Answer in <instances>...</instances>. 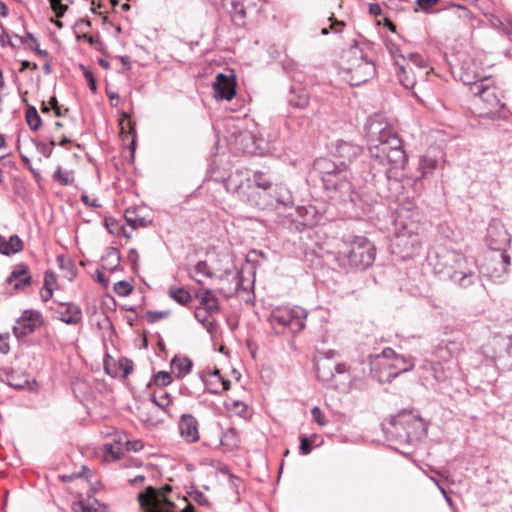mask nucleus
Wrapping results in <instances>:
<instances>
[{
	"label": "nucleus",
	"instance_id": "79ce46f5",
	"mask_svg": "<svg viewBox=\"0 0 512 512\" xmlns=\"http://www.w3.org/2000/svg\"><path fill=\"white\" fill-rule=\"evenodd\" d=\"M56 261L59 265V268L62 270H66L68 272L67 277L72 280L76 275V269L73 261L70 258L65 257V255H58Z\"/></svg>",
	"mask_w": 512,
	"mask_h": 512
},
{
	"label": "nucleus",
	"instance_id": "1a4fd4ad",
	"mask_svg": "<svg viewBox=\"0 0 512 512\" xmlns=\"http://www.w3.org/2000/svg\"><path fill=\"white\" fill-rule=\"evenodd\" d=\"M383 431L391 438L410 442L425 430V423L413 410H402L382 423Z\"/></svg>",
	"mask_w": 512,
	"mask_h": 512
},
{
	"label": "nucleus",
	"instance_id": "e433bc0d",
	"mask_svg": "<svg viewBox=\"0 0 512 512\" xmlns=\"http://www.w3.org/2000/svg\"><path fill=\"white\" fill-rule=\"evenodd\" d=\"M421 368L425 369L437 383H442L447 379L444 367L440 362H427Z\"/></svg>",
	"mask_w": 512,
	"mask_h": 512
},
{
	"label": "nucleus",
	"instance_id": "0e129e2a",
	"mask_svg": "<svg viewBox=\"0 0 512 512\" xmlns=\"http://www.w3.org/2000/svg\"><path fill=\"white\" fill-rule=\"evenodd\" d=\"M0 45L2 47L8 45V46H10L11 48H14V49L19 47L18 45L13 44V42L10 40V37L7 34L6 29L4 28L2 23H0Z\"/></svg>",
	"mask_w": 512,
	"mask_h": 512
},
{
	"label": "nucleus",
	"instance_id": "13d9d810",
	"mask_svg": "<svg viewBox=\"0 0 512 512\" xmlns=\"http://www.w3.org/2000/svg\"><path fill=\"white\" fill-rule=\"evenodd\" d=\"M9 385L16 390H23L29 384V380L27 378H20L11 374L9 376Z\"/></svg>",
	"mask_w": 512,
	"mask_h": 512
},
{
	"label": "nucleus",
	"instance_id": "2f4dec72",
	"mask_svg": "<svg viewBox=\"0 0 512 512\" xmlns=\"http://www.w3.org/2000/svg\"><path fill=\"white\" fill-rule=\"evenodd\" d=\"M451 9L455 10L456 17L461 21V24L467 28L472 29L473 28V22H474V15L473 13L465 6L460 4H451L449 6Z\"/></svg>",
	"mask_w": 512,
	"mask_h": 512
},
{
	"label": "nucleus",
	"instance_id": "473e14b6",
	"mask_svg": "<svg viewBox=\"0 0 512 512\" xmlns=\"http://www.w3.org/2000/svg\"><path fill=\"white\" fill-rule=\"evenodd\" d=\"M120 251L118 248L109 247L107 249L106 255L103 257V265L102 267L110 272H114L118 266L120 265Z\"/></svg>",
	"mask_w": 512,
	"mask_h": 512
},
{
	"label": "nucleus",
	"instance_id": "5fc2aeb1",
	"mask_svg": "<svg viewBox=\"0 0 512 512\" xmlns=\"http://www.w3.org/2000/svg\"><path fill=\"white\" fill-rule=\"evenodd\" d=\"M170 315V311L169 310H165V311H152V310H149L146 312V319L149 323H155V322H158L164 318H167L169 317Z\"/></svg>",
	"mask_w": 512,
	"mask_h": 512
},
{
	"label": "nucleus",
	"instance_id": "39448f33",
	"mask_svg": "<svg viewBox=\"0 0 512 512\" xmlns=\"http://www.w3.org/2000/svg\"><path fill=\"white\" fill-rule=\"evenodd\" d=\"M240 200L260 210H273L291 208L294 205V198L290 189L284 184H275L271 189H244L242 184L234 188Z\"/></svg>",
	"mask_w": 512,
	"mask_h": 512
},
{
	"label": "nucleus",
	"instance_id": "4d7b16f0",
	"mask_svg": "<svg viewBox=\"0 0 512 512\" xmlns=\"http://www.w3.org/2000/svg\"><path fill=\"white\" fill-rule=\"evenodd\" d=\"M104 225L109 231L110 234L119 236V231L121 230V224L112 217H106L104 219Z\"/></svg>",
	"mask_w": 512,
	"mask_h": 512
},
{
	"label": "nucleus",
	"instance_id": "5701e85b",
	"mask_svg": "<svg viewBox=\"0 0 512 512\" xmlns=\"http://www.w3.org/2000/svg\"><path fill=\"white\" fill-rule=\"evenodd\" d=\"M287 100L290 106L297 109H305L309 105L310 97L304 87L293 85L290 88Z\"/></svg>",
	"mask_w": 512,
	"mask_h": 512
},
{
	"label": "nucleus",
	"instance_id": "c03bdc74",
	"mask_svg": "<svg viewBox=\"0 0 512 512\" xmlns=\"http://www.w3.org/2000/svg\"><path fill=\"white\" fill-rule=\"evenodd\" d=\"M151 400L156 406L164 411L172 402L170 394L164 390H160L159 393L155 392Z\"/></svg>",
	"mask_w": 512,
	"mask_h": 512
},
{
	"label": "nucleus",
	"instance_id": "3c124183",
	"mask_svg": "<svg viewBox=\"0 0 512 512\" xmlns=\"http://www.w3.org/2000/svg\"><path fill=\"white\" fill-rule=\"evenodd\" d=\"M89 471L90 470L87 468V466L83 465L80 472L71 473V474H64V475L59 476V478L64 483H70V482H73L74 480H76V479H78L80 477L88 478L89 476L86 475V472H89Z\"/></svg>",
	"mask_w": 512,
	"mask_h": 512
},
{
	"label": "nucleus",
	"instance_id": "f257e3e1",
	"mask_svg": "<svg viewBox=\"0 0 512 512\" xmlns=\"http://www.w3.org/2000/svg\"><path fill=\"white\" fill-rule=\"evenodd\" d=\"M314 167L321 174L324 190L331 200L350 203L363 212L369 211L362 203V195L354 191L348 169L339 167L337 163L326 158L317 159Z\"/></svg>",
	"mask_w": 512,
	"mask_h": 512
},
{
	"label": "nucleus",
	"instance_id": "e2e57ef3",
	"mask_svg": "<svg viewBox=\"0 0 512 512\" xmlns=\"http://www.w3.org/2000/svg\"><path fill=\"white\" fill-rule=\"evenodd\" d=\"M194 271L208 278H212L214 275L206 261H198L194 266Z\"/></svg>",
	"mask_w": 512,
	"mask_h": 512
},
{
	"label": "nucleus",
	"instance_id": "774afa93",
	"mask_svg": "<svg viewBox=\"0 0 512 512\" xmlns=\"http://www.w3.org/2000/svg\"><path fill=\"white\" fill-rule=\"evenodd\" d=\"M33 143L36 146V149L43 154L44 157L49 158L52 154V147H50L47 143L33 140Z\"/></svg>",
	"mask_w": 512,
	"mask_h": 512
},
{
	"label": "nucleus",
	"instance_id": "8fccbe9b",
	"mask_svg": "<svg viewBox=\"0 0 512 512\" xmlns=\"http://www.w3.org/2000/svg\"><path fill=\"white\" fill-rule=\"evenodd\" d=\"M53 179L59 182L63 186H67L72 184L73 178L70 177L68 172H63L62 168L59 166L53 174Z\"/></svg>",
	"mask_w": 512,
	"mask_h": 512
},
{
	"label": "nucleus",
	"instance_id": "0eeeda50",
	"mask_svg": "<svg viewBox=\"0 0 512 512\" xmlns=\"http://www.w3.org/2000/svg\"><path fill=\"white\" fill-rule=\"evenodd\" d=\"M375 256V246L366 237L349 236L342 239L337 261L343 268L365 270L373 264Z\"/></svg>",
	"mask_w": 512,
	"mask_h": 512
},
{
	"label": "nucleus",
	"instance_id": "c85d7f7f",
	"mask_svg": "<svg viewBox=\"0 0 512 512\" xmlns=\"http://www.w3.org/2000/svg\"><path fill=\"white\" fill-rule=\"evenodd\" d=\"M253 185L248 184L244 189L269 190L275 186L271 177L260 170L254 171L252 175Z\"/></svg>",
	"mask_w": 512,
	"mask_h": 512
},
{
	"label": "nucleus",
	"instance_id": "4468645a",
	"mask_svg": "<svg viewBox=\"0 0 512 512\" xmlns=\"http://www.w3.org/2000/svg\"><path fill=\"white\" fill-rule=\"evenodd\" d=\"M315 372L317 379L321 381L326 388L337 390L339 384L335 380V373H347L348 366L345 363H335L331 358L324 357L317 360L315 363Z\"/></svg>",
	"mask_w": 512,
	"mask_h": 512
},
{
	"label": "nucleus",
	"instance_id": "9d476101",
	"mask_svg": "<svg viewBox=\"0 0 512 512\" xmlns=\"http://www.w3.org/2000/svg\"><path fill=\"white\" fill-rule=\"evenodd\" d=\"M486 242L491 250L498 252L491 259L493 263L501 266L500 269L495 267V271L506 273L510 266L511 258L505 251L506 246L510 242V236L505 227L499 222L490 223L487 228Z\"/></svg>",
	"mask_w": 512,
	"mask_h": 512
},
{
	"label": "nucleus",
	"instance_id": "37998d69",
	"mask_svg": "<svg viewBox=\"0 0 512 512\" xmlns=\"http://www.w3.org/2000/svg\"><path fill=\"white\" fill-rule=\"evenodd\" d=\"M402 58L403 63H411L412 67L416 70L419 74H422L423 69L426 68V61L425 59L419 55L418 53H411L409 54L408 60H406L403 56L400 55Z\"/></svg>",
	"mask_w": 512,
	"mask_h": 512
},
{
	"label": "nucleus",
	"instance_id": "c9c22d12",
	"mask_svg": "<svg viewBox=\"0 0 512 512\" xmlns=\"http://www.w3.org/2000/svg\"><path fill=\"white\" fill-rule=\"evenodd\" d=\"M23 102H25L27 105L25 112L26 122L31 130L37 131L42 125V119L37 109L34 106L29 105L25 98L23 99Z\"/></svg>",
	"mask_w": 512,
	"mask_h": 512
},
{
	"label": "nucleus",
	"instance_id": "f704fd0d",
	"mask_svg": "<svg viewBox=\"0 0 512 512\" xmlns=\"http://www.w3.org/2000/svg\"><path fill=\"white\" fill-rule=\"evenodd\" d=\"M13 36L19 40L20 44H25L28 40L34 41V45H29L28 48L30 50L34 51L37 56H39L43 59H45V60L50 59L49 52L47 50L40 49L39 42L32 33L26 32L25 37L19 36L17 34H14Z\"/></svg>",
	"mask_w": 512,
	"mask_h": 512
},
{
	"label": "nucleus",
	"instance_id": "4be33fe9",
	"mask_svg": "<svg viewBox=\"0 0 512 512\" xmlns=\"http://www.w3.org/2000/svg\"><path fill=\"white\" fill-rule=\"evenodd\" d=\"M296 213L299 218V223L305 227L311 228L316 226L321 220V215L313 205L298 206L296 208Z\"/></svg>",
	"mask_w": 512,
	"mask_h": 512
},
{
	"label": "nucleus",
	"instance_id": "f3484780",
	"mask_svg": "<svg viewBox=\"0 0 512 512\" xmlns=\"http://www.w3.org/2000/svg\"><path fill=\"white\" fill-rule=\"evenodd\" d=\"M236 79L235 75L217 74L212 85L214 96L216 99L231 100L236 95Z\"/></svg>",
	"mask_w": 512,
	"mask_h": 512
},
{
	"label": "nucleus",
	"instance_id": "864d4df0",
	"mask_svg": "<svg viewBox=\"0 0 512 512\" xmlns=\"http://www.w3.org/2000/svg\"><path fill=\"white\" fill-rule=\"evenodd\" d=\"M217 312H207L203 310L201 307H197L194 311L195 318L204 326L211 319H213V315Z\"/></svg>",
	"mask_w": 512,
	"mask_h": 512
},
{
	"label": "nucleus",
	"instance_id": "052dcab7",
	"mask_svg": "<svg viewBox=\"0 0 512 512\" xmlns=\"http://www.w3.org/2000/svg\"><path fill=\"white\" fill-rule=\"evenodd\" d=\"M311 415L313 418V421L317 423L319 426L324 427L327 425L328 421L324 415V413L321 411V409L317 406L313 407L311 409Z\"/></svg>",
	"mask_w": 512,
	"mask_h": 512
},
{
	"label": "nucleus",
	"instance_id": "72a5a7b5",
	"mask_svg": "<svg viewBox=\"0 0 512 512\" xmlns=\"http://www.w3.org/2000/svg\"><path fill=\"white\" fill-rule=\"evenodd\" d=\"M124 218L127 224L132 229H137L139 227H147L151 224L150 220H147L144 217H140L135 208H128L125 210Z\"/></svg>",
	"mask_w": 512,
	"mask_h": 512
},
{
	"label": "nucleus",
	"instance_id": "423d86ee",
	"mask_svg": "<svg viewBox=\"0 0 512 512\" xmlns=\"http://www.w3.org/2000/svg\"><path fill=\"white\" fill-rule=\"evenodd\" d=\"M415 366L410 355L397 354L392 348L383 349L381 354L370 357V373L380 383H391L402 373L411 371Z\"/></svg>",
	"mask_w": 512,
	"mask_h": 512
},
{
	"label": "nucleus",
	"instance_id": "bf43d9fd",
	"mask_svg": "<svg viewBox=\"0 0 512 512\" xmlns=\"http://www.w3.org/2000/svg\"><path fill=\"white\" fill-rule=\"evenodd\" d=\"M441 0H416V5L425 13L434 12V7L439 4Z\"/></svg>",
	"mask_w": 512,
	"mask_h": 512
},
{
	"label": "nucleus",
	"instance_id": "a18cd8bd",
	"mask_svg": "<svg viewBox=\"0 0 512 512\" xmlns=\"http://www.w3.org/2000/svg\"><path fill=\"white\" fill-rule=\"evenodd\" d=\"M317 438V434H312L310 437L300 435L299 451L301 455H308L312 452V445Z\"/></svg>",
	"mask_w": 512,
	"mask_h": 512
},
{
	"label": "nucleus",
	"instance_id": "a19ab883",
	"mask_svg": "<svg viewBox=\"0 0 512 512\" xmlns=\"http://www.w3.org/2000/svg\"><path fill=\"white\" fill-rule=\"evenodd\" d=\"M438 161L435 158L429 156H423L419 162V170L421 177H426L431 174L437 167Z\"/></svg>",
	"mask_w": 512,
	"mask_h": 512
},
{
	"label": "nucleus",
	"instance_id": "dca6fc26",
	"mask_svg": "<svg viewBox=\"0 0 512 512\" xmlns=\"http://www.w3.org/2000/svg\"><path fill=\"white\" fill-rule=\"evenodd\" d=\"M257 11L256 0H231L228 9L233 24L241 28L247 25Z\"/></svg>",
	"mask_w": 512,
	"mask_h": 512
},
{
	"label": "nucleus",
	"instance_id": "58836bf2",
	"mask_svg": "<svg viewBox=\"0 0 512 512\" xmlns=\"http://www.w3.org/2000/svg\"><path fill=\"white\" fill-rule=\"evenodd\" d=\"M221 444L229 448H235L239 445V436L235 428H228L222 433Z\"/></svg>",
	"mask_w": 512,
	"mask_h": 512
},
{
	"label": "nucleus",
	"instance_id": "7ed1b4c3",
	"mask_svg": "<svg viewBox=\"0 0 512 512\" xmlns=\"http://www.w3.org/2000/svg\"><path fill=\"white\" fill-rule=\"evenodd\" d=\"M433 271L441 279H448L462 288L473 285L477 280L473 263L463 254L447 248H439L428 255Z\"/></svg>",
	"mask_w": 512,
	"mask_h": 512
},
{
	"label": "nucleus",
	"instance_id": "4c0bfd02",
	"mask_svg": "<svg viewBox=\"0 0 512 512\" xmlns=\"http://www.w3.org/2000/svg\"><path fill=\"white\" fill-rule=\"evenodd\" d=\"M119 126H120V136L123 139H126L130 134L135 135V124L130 120V116L128 113H123L122 117L119 120Z\"/></svg>",
	"mask_w": 512,
	"mask_h": 512
},
{
	"label": "nucleus",
	"instance_id": "cd10ccee",
	"mask_svg": "<svg viewBox=\"0 0 512 512\" xmlns=\"http://www.w3.org/2000/svg\"><path fill=\"white\" fill-rule=\"evenodd\" d=\"M195 297L199 299L200 306L207 312H219L220 306L218 299L213 295L212 291L205 289L204 291H197Z\"/></svg>",
	"mask_w": 512,
	"mask_h": 512
},
{
	"label": "nucleus",
	"instance_id": "393cba45",
	"mask_svg": "<svg viewBox=\"0 0 512 512\" xmlns=\"http://www.w3.org/2000/svg\"><path fill=\"white\" fill-rule=\"evenodd\" d=\"M407 161V154L401 144L400 147L392 149V151L383 158V161L378 162L383 165L388 164L392 169H404Z\"/></svg>",
	"mask_w": 512,
	"mask_h": 512
},
{
	"label": "nucleus",
	"instance_id": "a878e982",
	"mask_svg": "<svg viewBox=\"0 0 512 512\" xmlns=\"http://www.w3.org/2000/svg\"><path fill=\"white\" fill-rule=\"evenodd\" d=\"M459 80L464 84L469 86L470 92L472 91V86L479 84L480 80L483 78L475 71L474 64H461L458 72Z\"/></svg>",
	"mask_w": 512,
	"mask_h": 512
},
{
	"label": "nucleus",
	"instance_id": "f03ea898",
	"mask_svg": "<svg viewBox=\"0 0 512 512\" xmlns=\"http://www.w3.org/2000/svg\"><path fill=\"white\" fill-rule=\"evenodd\" d=\"M470 93L471 112L476 118L496 121L507 117L506 91L492 77L482 78Z\"/></svg>",
	"mask_w": 512,
	"mask_h": 512
},
{
	"label": "nucleus",
	"instance_id": "9b49d317",
	"mask_svg": "<svg viewBox=\"0 0 512 512\" xmlns=\"http://www.w3.org/2000/svg\"><path fill=\"white\" fill-rule=\"evenodd\" d=\"M306 318L307 311L300 306H278L270 313L269 321L274 329L282 327L295 335L305 328Z\"/></svg>",
	"mask_w": 512,
	"mask_h": 512
},
{
	"label": "nucleus",
	"instance_id": "49530a36",
	"mask_svg": "<svg viewBox=\"0 0 512 512\" xmlns=\"http://www.w3.org/2000/svg\"><path fill=\"white\" fill-rule=\"evenodd\" d=\"M225 408L229 412H232L233 414L240 416V417H245V414L247 412V405L244 402L239 401V400H234L231 403L226 402Z\"/></svg>",
	"mask_w": 512,
	"mask_h": 512
},
{
	"label": "nucleus",
	"instance_id": "bb28decb",
	"mask_svg": "<svg viewBox=\"0 0 512 512\" xmlns=\"http://www.w3.org/2000/svg\"><path fill=\"white\" fill-rule=\"evenodd\" d=\"M65 309L60 311L59 319L68 325H76L82 321V310L80 306L74 303L63 304Z\"/></svg>",
	"mask_w": 512,
	"mask_h": 512
},
{
	"label": "nucleus",
	"instance_id": "412c9836",
	"mask_svg": "<svg viewBox=\"0 0 512 512\" xmlns=\"http://www.w3.org/2000/svg\"><path fill=\"white\" fill-rule=\"evenodd\" d=\"M397 66L396 75L400 84L406 89H412L417 82V71L412 67L411 63H400L394 57Z\"/></svg>",
	"mask_w": 512,
	"mask_h": 512
},
{
	"label": "nucleus",
	"instance_id": "603ef678",
	"mask_svg": "<svg viewBox=\"0 0 512 512\" xmlns=\"http://www.w3.org/2000/svg\"><path fill=\"white\" fill-rule=\"evenodd\" d=\"M133 290V287L131 284H129L127 281H118L114 284V292L119 296H128Z\"/></svg>",
	"mask_w": 512,
	"mask_h": 512
},
{
	"label": "nucleus",
	"instance_id": "ddd939ff",
	"mask_svg": "<svg viewBox=\"0 0 512 512\" xmlns=\"http://www.w3.org/2000/svg\"><path fill=\"white\" fill-rule=\"evenodd\" d=\"M422 242L419 234L408 228L405 224L402 226L394 240V248L403 259L413 258L420 253Z\"/></svg>",
	"mask_w": 512,
	"mask_h": 512
},
{
	"label": "nucleus",
	"instance_id": "de8ad7c7",
	"mask_svg": "<svg viewBox=\"0 0 512 512\" xmlns=\"http://www.w3.org/2000/svg\"><path fill=\"white\" fill-rule=\"evenodd\" d=\"M73 512H98L94 503H88L85 500H78L72 503Z\"/></svg>",
	"mask_w": 512,
	"mask_h": 512
},
{
	"label": "nucleus",
	"instance_id": "338daca9",
	"mask_svg": "<svg viewBox=\"0 0 512 512\" xmlns=\"http://www.w3.org/2000/svg\"><path fill=\"white\" fill-rule=\"evenodd\" d=\"M104 370L108 375H110L112 377L117 376L116 365L114 363V360L109 355L104 360Z\"/></svg>",
	"mask_w": 512,
	"mask_h": 512
},
{
	"label": "nucleus",
	"instance_id": "2eb2a0df",
	"mask_svg": "<svg viewBox=\"0 0 512 512\" xmlns=\"http://www.w3.org/2000/svg\"><path fill=\"white\" fill-rule=\"evenodd\" d=\"M44 324V318L40 311L34 309H26L16 320V324L12 328L14 336L20 340L34 333Z\"/></svg>",
	"mask_w": 512,
	"mask_h": 512
},
{
	"label": "nucleus",
	"instance_id": "7c9ffc66",
	"mask_svg": "<svg viewBox=\"0 0 512 512\" xmlns=\"http://www.w3.org/2000/svg\"><path fill=\"white\" fill-rule=\"evenodd\" d=\"M168 296L178 304L188 307L193 301V298L189 291L183 287L171 286L167 291Z\"/></svg>",
	"mask_w": 512,
	"mask_h": 512
},
{
	"label": "nucleus",
	"instance_id": "69168bd1",
	"mask_svg": "<svg viewBox=\"0 0 512 512\" xmlns=\"http://www.w3.org/2000/svg\"><path fill=\"white\" fill-rule=\"evenodd\" d=\"M119 368L123 372V377H127L133 370V362L132 360L122 357L119 360Z\"/></svg>",
	"mask_w": 512,
	"mask_h": 512
},
{
	"label": "nucleus",
	"instance_id": "680f3d73",
	"mask_svg": "<svg viewBox=\"0 0 512 512\" xmlns=\"http://www.w3.org/2000/svg\"><path fill=\"white\" fill-rule=\"evenodd\" d=\"M20 158L24 166L32 173L36 182H40L42 180L41 174L32 166L30 159L22 153H20Z\"/></svg>",
	"mask_w": 512,
	"mask_h": 512
},
{
	"label": "nucleus",
	"instance_id": "20e7f679",
	"mask_svg": "<svg viewBox=\"0 0 512 512\" xmlns=\"http://www.w3.org/2000/svg\"><path fill=\"white\" fill-rule=\"evenodd\" d=\"M368 44L355 43L341 57V68L351 86H360L376 75V66L369 56Z\"/></svg>",
	"mask_w": 512,
	"mask_h": 512
},
{
	"label": "nucleus",
	"instance_id": "f8f14e48",
	"mask_svg": "<svg viewBox=\"0 0 512 512\" xmlns=\"http://www.w3.org/2000/svg\"><path fill=\"white\" fill-rule=\"evenodd\" d=\"M137 500L142 512H177L175 503L153 486H147L143 492L138 493ZM181 512H195V508L187 503Z\"/></svg>",
	"mask_w": 512,
	"mask_h": 512
},
{
	"label": "nucleus",
	"instance_id": "a211bd4d",
	"mask_svg": "<svg viewBox=\"0 0 512 512\" xmlns=\"http://www.w3.org/2000/svg\"><path fill=\"white\" fill-rule=\"evenodd\" d=\"M362 153V147L352 142L339 140L336 144L334 156L338 159L337 166L347 169V166L352 163Z\"/></svg>",
	"mask_w": 512,
	"mask_h": 512
},
{
	"label": "nucleus",
	"instance_id": "6ab92c4d",
	"mask_svg": "<svg viewBox=\"0 0 512 512\" xmlns=\"http://www.w3.org/2000/svg\"><path fill=\"white\" fill-rule=\"evenodd\" d=\"M178 428L180 436L187 443H196L200 440L199 422L192 414H182L178 422Z\"/></svg>",
	"mask_w": 512,
	"mask_h": 512
},
{
	"label": "nucleus",
	"instance_id": "c756f323",
	"mask_svg": "<svg viewBox=\"0 0 512 512\" xmlns=\"http://www.w3.org/2000/svg\"><path fill=\"white\" fill-rule=\"evenodd\" d=\"M193 363L188 357L175 356L171 361L172 372L178 379L185 377L191 372Z\"/></svg>",
	"mask_w": 512,
	"mask_h": 512
},
{
	"label": "nucleus",
	"instance_id": "aec40b11",
	"mask_svg": "<svg viewBox=\"0 0 512 512\" xmlns=\"http://www.w3.org/2000/svg\"><path fill=\"white\" fill-rule=\"evenodd\" d=\"M6 283L13 284L15 290H21L31 285L32 276L30 275L29 266L26 263L15 265L6 279Z\"/></svg>",
	"mask_w": 512,
	"mask_h": 512
},
{
	"label": "nucleus",
	"instance_id": "09e8293b",
	"mask_svg": "<svg viewBox=\"0 0 512 512\" xmlns=\"http://www.w3.org/2000/svg\"><path fill=\"white\" fill-rule=\"evenodd\" d=\"M79 68L82 71L83 76L88 83L89 89L91 90L92 93L95 94L97 92V82H96V78L94 77L92 71L87 66H85L83 64H80Z\"/></svg>",
	"mask_w": 512,
	"mask_h": 512
},
{
	"label": "nucleus",
	"instance_id": "6e6d98bb",
	"mask_svg": "<svg viewBox=\"0 0 512 512\" xmlns=\"http://www.w3.org/2000/svg\"><path fill=\"white\" fill-rule=\"evenodd\" d=\"M172 382L170 373L159 371L154 375V383L158 386L165 387Z\"/></svg>",
	"mask_w": 512,
	"mask_h": 512
},
{
	"label": "nucleus",
	"instance_id": "ea45409f",
	"mask_svg": "<svg viewBox=\"0 0 512 512\" xmlns=\"http://www.w3.org/2000/svg\"><path fill=\"white\" fill-rule=\"evenodd\" d=\"M77 39H85L91 46H93L97 51L101 52L102 54H106V46L104 42L101 40V37L99 34L97 35H90L87 33H83L82 35L77 34Z\"/></svg>",
	"mask_w": 512,
	"mask_h": 512
},
{
	"label": "nucleus",
	"instance_id": "6e6552de",
	"mask_svg": "<svg viewBox=\"0 0 512 512\" xmlns=\"http://www.w3.org/2000/svg\"><path fill=\"white\" fill-rule=\"evenodd\" d=\"M379 116L370 118L366 125L369 136V153L376 161H383L392 149L400 147L402 140L387 123L378 120Z\"/></svg>",
	"mask_w": 512,
	"mask_h": 512
},
{
	"label": "nucleus",
	"instance_id": "b1692460",
	"mask_svg": "<svg viewBox=\"0 0 512 512\" xmlns=\"http://www.w3.org/2000/svg\"><path fill=\"white\" fill-rule=\"evenodd\" d=\"M24 249V243L21 238L14 234L8 239L0 234V253L5 256H12Z\"/></svg>",
	"mask_w": 512,
	"mask_h": 512
}]
</instances>
